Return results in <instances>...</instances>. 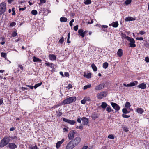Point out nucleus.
Returning a JSON list of instances; mask_svg holds the SVG:
<instances>
[{
    "label": "nucleus",
    "instance_id": "obj_1",
    "mask_svg": "<svg viewBox=\"0 0 149 149\" xmlns=\"http://www.w3.org/2000/svg\"><path fill=\"white\" fill-rule=\"evenodd\" d=\"M76 100V97H72L64 100L63 101V104H70L74 102Z\"/></svg>",
    "mask_w": 149,
    "mask_h": 149
},
{
    "label": "nucleus",
    "instance_id": "obj_2",
    "mask_svg": "<svg viewBox=\"0 0 149 149\" xmlns=\"http://www.w3.org/2000/svg\"><path fill=\"white\" fill-rule=\"evenodd\" d=\"M8 137L5 136L0 141V147H3L7 145L9 142Z\"/></svg>",
    "mask_w": 149,
    "mask_h": 149
},
{
    "label": "nucleus",
    "instance_id": "obj_3",
    "mask_svg": "<svg viewBox=\"0 0 149 149\" xmlns=\"http://www.w3.org/2000/svg\"><path fill=\"white\" fill-rule=\"evenodd\" d=\"M81 140V138L79 136H77L75 138L71 141L75 147L80 142Z\"/></svg>",
    "mask_w": 149,
    "mask_h": 149
},
{
    "label": "nucleus",
    "instance_id": "obj_4",
    "mask_svg": "<svg viewBox=\"0 0 149 149\" xmlns=\"http://www.w3.org/2000/svg\"><path fill=\"white\" fill-rule=\"evenodd\" d=\"M6 3L2 2L0 4V15L2 14L6 11Z\"/></svg>",
    "mask_w": 149,
    "mask_h": 149
},
{
    "label": "nucleus",
    "instance_id": "obj_5",
    "mask_svg": "<svg viewBox=\"0 0 149 149\" xmlns=\"http://www.w3.org/2000/svg\"><path fill=\"white\" fill-rule=\"evenodd\" d=\"M75 147V146L71 141L66 144L65 149H73Z\"/></svg>",
    "mask_w": 149,
    "mask_h": 149
},
{
    "label": "nucleus",
    "instance_id": "obj_6",
    "mask_svg": "<svg viewBox=\"0 0 149 149\" xmlns=\"http://www.w3.org/2000/svg\"><path fill=\"white\" fill-rule=\"evenodd\" d=\"M128 40L130 42L129 44L130 47H134L136 46V45L135 44V41L133 38H130Z\"/></svg>",
    "mask_w": 149,
    "mask_h": 149
},
{
    "label": "nucleus",
    "instance_id": "obj_7",
    "mask_svg": "<svg viewBox=\"0 0 149 149\" xmlns=\"http://www.w3.org/2000/svg\"><path fill=\"white\" fill-rule=\"evenodd\" d=\"M75 133L73 130L70 131L68 134V136L70 140L72 139L74 137Z\"/></svg>",
    "mask_w": 149,
    "mask_h": 149
},
{
    "label": "nucleus",
    "instance_id": "obj_8",
    "mask_svg": "<svg viewBox=\"0 0 149 149\" xmlns=\"http://www.w3.org/2000/svg\"><path fill=\"white\" fill-rule=\"evenodd\" d=\"M106 93L105 92H102L97 94V98L99 99H101L106 97Z\"/></svg>",
    "mask_w": 149,
    "mask_h": 149
},
{
    "label": "nucleus",
    "instance_id": "obj_9",
    "mask_svg": "<svg viewBox=\"0 0 149 149\" xmlns=\"http://www.w3.org/2000/svg\"><path fill=\"white\" fill-rule=\"evenodd\" d=\"M82 121V124L83 125H87L89 123L88 119L86 118L85 117H83L81 119Z\"/></svg>",
    "mask_w": 149,
    "mask_h": 149
},
{
    "label": "nucleus",
    "instance_id": "obj_10",
    "mask_svg": "<svg viewBox=\"0 0 149 149\" xmlns=\"http://www.w3.org/2000/svg\"><path fill=\"white\" fill-rule=\"evenodd\" d=\"M63 120L64 121L68 123L70 125H74L76 122V121H75V120L67 119L65 118H63Z\"/></svg>",
    "mask_w": 149,
    "mask_h": 149
},
{
    "label": "nucleus",
    "instance_id": "obj_11",
    "mask_svg": "<svg viewBox=\"0 0 149 149\" xmlns=\"http://www.w3.org/2000/svg\"><path fill=\"white\" fill-rule=\"evenodd\" d=\"M105 86L104 83H102L97 86L95 88V90H100L103 88Z\"/></svg>",
    "mask_w": 149,
    "mask_h": 149
},
{
    "label": "nucleus",
    "instance_id": "obj_12",
    "mask_svg": "<svg viewBox=\"0 0 149 149\" xmlns=\"http://www.w3.org/2000/svg\"><path fill=\"white\" fill-rule=\"evenodd\" d=\"M111 105L117 111H118V110L120 109V107L116 103L113 102H111Z\"/></svg>",
    "mask_w": 149,
    "mask_h": 149
},
{
    "label": "nucleus",
    "instance_id": "obj_13",
    "mask_svg": "<svg viewBox=\"0 0 149 149\" xmlns=\"http://www.w3.org/2000/svg\"><path fill=\"white\" fill-rule=\"evenodd\" d=\"M8 146L10 149H14L17 147V146L15 143H9Z\"/></svg>",
    "mask_w": 149,
    "mask_h": 149
},
{
    "label": "nucleus",
    "instance_id": "obj_14",
    "mask_svg": "<svg viewBox=\"0 0 149 149\" xmlns=\"http://www.w3.org/2000/svg\"><path fill=\"white\" fill-rule=\"evenodd\" d=\"M64 141V139H63L61 141H59L57 142L56 144V147L57 149H58L59 148L61 145L63 143Z\"/></svg>",
    "mask_w": 149,
    "mask_h": 149
},
{
    "label": "nucleus",
    "instance_id": "obj_15",
    "mask_svg": "<svg viewBox=\"0 0 149 149\" xmlns=\"http://www.w3.org/2000/svg\"><path fill=\"white\" fill-rule=\"evenodd\" d=\"M137 86L138 87L140 88L144 89L146 88V85L144 83H142L140 84Z\"/></svg>",
    "mask_w": 149,
    "mask_h": 149
},
{
    "label": "nucleus",
    "instance_id": "obj_16",
    "mask_svg": "<svg viewBox=\"0 0 149 149\" xmlns=\"http://www.w3.org/2000/svg\"><path fill=\"white\" fill-rule=\"evenodd\" d=\"M137 84L138 82L137 81H135L134 82H131L127 84V86H129V87L137 85Z\"/></svg>",
    "mask_w": 149,
    "mask_h": 149
},
{
    "label": "nucleus",
    "instance_id": "obj_17",
    "mask_svg": "<svg viewBox=\"0 0 149 149\" xmlns=\"http://www.w3.org/2000/svg\"><path fill=\"white\" fill-rule=\"evenodd\" d=\"M49 57L50 59L51 60H56V56L53 54H49Z\"/></svg>",
    "mask_w": 149,
    "mask_h": 149
},
{
    "label": "nucleus",
    "instance_id": "obj_18",
    "mask_svg": "<svg viewBox=\"0 0 149 149\" xmlns=\"http://www.w3.org/2000/svg\"><path fill=\"white\" fill-rule=\"evenodd\" d=\"M135 18H133L132 17H126L125 19V21L126 22L129 21H132L135 20Z\"/></svg>",
    "mask_w": 149,
    "mask_h": 149
},
{
    "label": "nucleus",
    "instance_id": "obj_19",
    "mask_svg": "<svg viewBox=\"0 0 149 149\" xmlns=\"http://www.w3.org/2000/svg\"><path fill=\"white\" fill-rule=\"evenodd\" d=\"M123 51L121 49H119L117 52V54L119 57H121L123 55Z\"/></svg>",
    "mask_w": 149,
    "mask_h": 149
},
{
    "label": "nucleus",
    "instance_id": "obj_20",
    "mask_svg": "<svg viewBox=\"0 0 149 149\" xmlns=\"http://www.w3.org/2000/svg\"><path fill=\"white\" fill-rule=\"evenodd\" d=\"M136 111L139 114H142L144 111L141 108H137L136 109Z\"/></svg>",
    "mask_w": 149,
    "mask_h": 149
},
{
    "label": "nucleus",
    "instance_id": "obj_21",
    "mask_svg": "<svg viewBox=\"0 0 149 149\" xmlns=\"http://www.w3.org/2000/svg\"><path fill=\"white\" fill-rule=\"evenodd\" d=\"M78 33L80 36L82 37H84V31L82 29H79L78 31Z\"/></svg>",
    "mask_w": 149,
    "mask_h": 149
},
{
    "label": "nucleus",
    "instance_id": "obj_22",
    "mask_svg": "<svg viewBox=\"0 0 149 149\" xmlns=\"http://www.w3.org/2000/svg\"><path fill=\"white\" fill-rule=\"evenodd\" d=\"M111 25L114 27H117L118 26V24L117 21H116L112 23Z\"/></svg>",
    "mask_w": 149,
    "mask_h": 149
},
{
    "label": "nucleus",
    "instance_id": "obj_23",
    "mask_svg": "<svg viewBox=\"0 0 149 149\" xmlns=\"http://www.w3.org/2000/svg\"><path fill=\"white\" fill-rule=\"evenodd\" d=\"M33 61L34 62H41L42 60L40 59L37 58L35 56H34L33 58Z\"/></svg>",
    "mask_w": 149,
    "mask_h": 149
},
{
    "label": "nucleus",
    "instance_id": "obj_24",
    "mask_svg": "<svg viewBox=\"0 0 149 149\" xmlns=\"http://www.w3.org/2000/svg\"><path fill=\"white\" fill-rule=\"evenodd\" d=\"M108 106L107 104L105 102H102L101 105V107L103 109H105Z\"/></svg>",
    "mask_w": 149,
    "mask_h": 149
},
{
    "label": "nucleus",
    "instance_id": "obj_25",
    "mask_svg": "<svg viewBox=\"0 0 149 149\" xmlns=\"http://www.w3.org/2000/svg\"><path fill=\"white\" fill-rule=\"evenodd\" d=\"M92 117L93 119L95 120L96 119L98 118V116L97 114L94 113L92 115Z\"/></svg>",
    "mask_w": 149,
    "mask_h": 149
},
{
    "label": "nucleus",
    "instance_id": "obj_26",
    "mask_svg": "<svg viewBox=\"0 0 149 149\" xmlns=\"http://www.w3.org/2000/svg\"><path fill=\"white\" fill-rule=\"evenodd\" d=\"M91 67L94 71H96L97 70V68L94 63L92 64Z\"/></svg>",
    "mask_w": 149,
    "mask_h": 149
},
{
    "label": "nucleus",
    "instance_id": "obj_27",
    "mask_svg": "<svg viewBox=\"0 0 149 149\" xmlns=\"http://www.w3.org/2000/svg\"><path fill=\"white\" fill-rule=\"evenodd\" d=\"M91 73H88L87 74H86L85 73L84 75V76L87 78L89 79L91 78Z\"/></svg>",
    "mask_w": 149,
    "mask_h": 149
},
{
    "label": "nucleus",
    "instance_id": "obj_28",
    "mask_svg": "<svg viewBox=\"0 0 149 149\" xmlns=\"http://www.w3.org/2000/svg\"><path fill=\"white\" fill-rule=\"evenodd\" d=\"M67 19L66 17H61L60 18V20L61 22H67Z\"/></svg>",
    "mask_w": 149,
    "mask_h": 149
},
{
    "label": "nucleus",
    "instance_id": "obj_29",
    "mask_svg": "<svg viewBox=\"0 0 149 149\" xmlns=\"http://www.w3.org/2000/svg\"><path fill=\"white\" fill-rule=\"evenodd\" d=\"M106 111H108L109 112H110L111 111H113V110H112L111 108L109 106H108L107 108L106 109Z\"/></svg>",
    "mask_w": 149,
    "mask_h": 149
},
{
    "label": "nucleus",
    "instance_id": "obj_30",
    "mask_svg": "<svg viewBox=\"0 0 149 149\" xmlns=\"http://www.w3.org/2000/svg\"><path fill=\"white\" fill-rule=\"evenodd\" d=\"M108 65V63L107 62H105L103 63V67L104 68L106 69L107 68Z\"/></svg>",
    "mask_w": 149,
    "mask_h": 149
},
{
    "label": "nucleus",
    "instance_id": "obj_31",
    "mask_svg": "<svg viewBox=\"0 0 149 149\" xmlns=\"http://www.w3.org/2000/svg\"><path fill=\"white\" fill-rule=\"evenodd\" d=\"M122 112L124 113L125 114H127L129 112L128 111L126 108L123 109H122Z\"/></svg>",
    "mask_w": 149,
    "mask_h": 149
},
{
    "label": "nucleus",
    "instance_id": "obj_32",
    "mask_svg": "<svg viewBox=\"0 0 149 149\" xmlns=\"http://www.w3.org/2000/svg\"><path fill=\"white\" fill-rule=\"evenodd\" d=\"M91 87V84H89L85 86L84 87V89L86 90L88 88H89Z\"/></svg>",
    "mask_w": 149,
    "mask_h": 149
},
{
    "label": "nucleus",
    "instance_id": "obj_33",
    "mask_svg": "<svg viewBox=\"0 0 149 149\" xmlns=\"http://www.w3.org/2000/svg\"><path fill=\"white\" fill-rule=\"evenodd\" d=\"M29 149H39L36 145H35V146H30L29 147Z\"/></svg>",
    "mask_w": 149,
    "mask_h": 149
},
{
    "label": "nucleus",
    "instance_id": "obj_34",
    "mask_svg": "<svg viewBox=\"0 0 149 149\" xmlns=\"http://www.w3.org/2000/svg\"><path fill=\"white\" fill-rule=\"evenodd\" d=\"M6 54L5 53L2 52L1 53V56L2 57H3L5 58H6Z\"/></svg>",
    "mask_w": 149,
    "mask_h": 149
},
{
    "label": "nucleus",
    "instance_id": "obj_35",
    "mask_svg": "<svg viewBox=\"0 0 149 149\" xmlns=\"http://www.w3.org/2000/svg\"><path fill=\"white\" fill-rule=\"evenodd\" d=\"M91 0H86L85 1L84 3L85 4L88 5L91 4Z\"/></svg>",
    "mask_w": 149,
    "mask_h": 149
},
{
    "label": "nucleus",
    "instance_id": "obj_36",
    "mask_svg": "<svg viewBox=\"0 0 149 149\" xmlns=\"http://www.w3.org/2000/svg\"><path fill=\"white\" fill-rule=\"evenodd\" d=\"M42 84V82H41L40 83H38L36 84L35 86H34V88L35 89H36L38 87L40 86Z\"/></svg>",
    "mask_w": 149,
    "mask_h": 149
},
{
    "label": "nucleus",
    "instance_id": "obj_37",
    "mask_svg": "<svg viewBox=\"0 0 149 149\" xmlns=\"http://www.w3.org/2000/svg\"><path fill=\"white\" fill-rule=\"evenodd\" d=\"M131 0H126L125 2V4L127 5L131 3Z\"/></svg>",
    "mask_w": 149,
    "mask_h": 149
},
{
    "label": "nucleus",
    "instance_id": "obj_38",
    "mask_svg": "<svg viewBox=\"0 0 149 149\" xmlns=\"http://www.w3.org/2000/svg\"><path fill=\"white\" fill-rule=\"evenodd\" d=\"M31 13L33 15H36L37 14V11L35 10H33L31 12Z\"/></svg>",
    "mask_w": 149,
    "mask_h": 149
},
{
    "label": "nucleus",
    "instance_id": "obj_39",
    "mask_svg": "<svg viewBox=\"0 0 149 149\" xmlns=\"http://www.w3.org/2000/svg\"><path fill=\"white\" fill-rule=\"evenodd\" d=\"M122 37L124 38H126L128 40L130 37H129L127 36L125 34H123L122 35Z\"/></svg>",
    "mask_w": 149,
    "mask_h": 149
},
{
    "label": "nucleus",
    "instance_id": "obj_40",
    "mask_svg": "<svg viewBox=\"0 0 149 149\" xmlns=\"http://www.w3.org/2000/svg\"><path fill=\"white\" fill-rule=\"evenodd\" d=\"M125 107L127 108H128L130 106V103L129 102H126L125 104Z\"/></svg>",
    "mask_w": 149,
    "mask_h": 149
},
{
    "label": "nucleus",
    "instance_id": "obj_41",
    "mask_svg": "<svg viewBox=\"0 0 149 149\" xmlns=\"http://www.w3.org/2000/svg\"><path fill=\"white\" fill-rule=\"evenodd\" d=\"M85 101H90L91 99L90 97H86L84 98Z\"/></svg>",
    "mask_w": 149,
    "mask_h": 149
},
{
    "label": "nucleus",
    "instance_id": "obj_42",
    "mask_svg": "<svg viewBox=\"0 0 149 149\" xmlns=\"http://www.w3.org/2000/svg\"><path fill=\"white\" fill-rule=\"evenodd\" d=\"M108 138L111 139H113L114 138V136L113 135L111 134L108 136Z\"/></svg>",
    "mask_w": 149,
    "mask_h": 149
},
{
    "label": "nucleus",
    "instance_id": "obj_43",
    "mask_svg": "<svg viewBox=\"0 0 149 149\" xmlns=\"http://www.w3.org/2000/svg\"><path fill=\"white\" fill-rule=\"evenodd\" d=\"M16 24V23L15 22H12L10 24V26H15Z\"/></svg>",
    "mask_w": 149,
    "mask_h": 149
},
{
    "label": "nucleus",
    "instance_id": "obj_44",
    "mask_svg": "<svg viewBox=\"0 0 149 149\" xmlns=\"http://www.w3.org/2000/svg\"><path fill=\"white\" fill-rule=\"evenodd\" d=\"M64 41L63 37H62V38L60 40L59 42L60 43H62Z\"/></svg>",
    "mask_w": 149,
    "mask_h": 149
},
{
    "label": "nucleus",
    "instance_id": "obj_45",
    "mask_svg": "<svg viewBox=\"0 0 149 149\" xmlns=\"http://www.w3.org/2000/svg\"><path fill=\"white\" fill-rule=\"evenodd\" d=\"M122 116L123 117L125 118H128L130 117V116L124 114H123L122 115Z\"/></svg>",
    "mask_w": 149,
    "mask_h": 149
},
{
    "label": "nucleus",
    "instance_id": "obj_46",
    "mask_svg": "<svg viewBox=\"0 0 149 149\" xmlns=\"http://www.w3.org/2000/svg\"><path fill=\"white\" fill-rule=\"evenodd\" d=\"M17 33L16 32H14L12 33V36L13 37H15L17 36Z\"/></svg>",
    "mask_w": 149,
    "mask_h": 149
},
{
    "label": "nucleus",
    "instance_id": "obj_47",
    "mask_svg": "<svg viewBox=\"0 0 149 149\" xmlns=\"http://www.w3.org/2000/svg\"><path fill=\"white\" fill-rule=\"evenodd\" d=\"M46 2V1L45 0H40V4L45 3Z\"/></svg>",
    "mask_w": 149,
    "mask_h": 149
},
{
    "label": "nucleus",
    "instance_id": "obj_48",
    "mask_svg": "<svg viewBox=\"0 0 149 149\" xmlns=\"http://www.w3.org/2000/svg\"><path fill=\"white\" fill-rule=\"evenodd\" d=\"M136 39L139 40H143V37H137L136 38Z\"/></svg>",
    "mask_w": 149,
    "mask_h": 149
},
{
    "label": "nucleus",
    "instance_id": "obj_49",
    "mask_svg": "<svg viewBox=\"0 0 149 149\" xmlns=\"http://www.w3.org/2000/svg\"><path fill=\"white\" fill-rule=\"evenodd\" d=\"M93 20L92 19H91V20H89L88 21V23L89 24H90L93 23Z\"/></svg>",
    "mask_w": 149,
    "mask_h": 149
},
{
    "label": "nucleus",
    "instance_id": "obj_50",
    "mask_svg": "<svg viewBox=\"0 0 149 149\" xmlns=\"http://www.w3.org/2000/svg\"><path fill=\"white\" fill-rule=\"evenodd\" d=\"M146 33L145 32L143 31H140L139 32V33L141 35H143Z\"/></svg>",
    "mask_w": 149,
    "mask_h": 149
},
{
    "label": "nucleus",
    "instance_id": "obj_51",
    "mask_svg": "<svg viewBox=\"0 0 149 149\" xmlns=\"http://www.w3.org/2000/svg\"><path fill=\"white\" fill-rule=\"evenodd\" d=\"M145 61L147 63L149 62V58H148V57H145Z\"/></svg>",
    "mask_w": 149,
    "mask_h": 149
},
{
    "label": "nucleus",
    "instance_id": "obj_52",
    "mask_svg": "<svg viewBox=\"0 0 149 149\" xmlns=\"http://www.w3.org/2000/svg\"><path fill=\"white\" fill-rule=\"evenodd\" d=\"M74 29L75 31H77L78 29V25H77L74 26Z\"/></svg>",
    "mask_w": 149,
    "mask_h": 149
},
{
    "label": "nucleus",
    "instance_id": "obj_53",
    "mask_svg": "<svg viewBox=\"0 0 149 149\" xmlns=\"http://www.w3.org/2000/svg\"><path fill=\"white\" fill-rule=\"evenodd\" d=\"M70 33H69L68 34V37L67 38V42L68 43H70V42L69 41V39L70 38Z\"/></svg>",
    "mask_w": 149,
    "mask_h": 149
},
{
    "label": "nucleus",
    "instance_id": "obj_54",
    "mask_svg": "<svg viewBox=\"0 0 149 149\" xmlns=\"http://www.w3.org/2000/svg\"><path fill=\"white\" fill-rule=\"evenodd\" d=\"M86 101L84 98L81 101V103L83 104H84L85 103Z\"/></svg>",
    "mask_w": 149,
    "mask_h": 149
},
{
    "label": "nucleus",
    "instance_id": "obj_55",
    "mask_svg": "<svg viewBox=\"0 0 149 149\" xmlns=\"http://www.w3.org/2000/svg\"><path fill=\"white\" fill-rule=\"evenodd\" d=\"M67 88L68 89H70L72 88V86L71 84H69L68 85Z\"/></svg>",
    "mask_w": 149,
    "mask_h": 149
},
{
    "label": "nucleus",
    "instance_id": "obj_56",
    "mask_svg": "<svg viewBox=\"0 0 149 149\" xmlns=\"http://www.w3.org/2000/svg\"><path fill=\"white\" fill-rule=\"evenodd\" d=\"M45 64L47 66H49L51 65H52V63H45Z\"/></svg>",
    "mask_w": 149,
    "mask_h": 149
},
{
    "label": "nucleus",
    "instance_id": "obj_57",
    "mask_svg": "<svg viewBox=\"0 0 149 149\" xmlns=\"http://www.w3.org/2000/svg\"><path fill=\"white\" fill-rule=\"evenodd\" d=\"M88 145L87 146H84L83 148L82 149H87L88 148Z\"/></svg>",
    "mask_w": 149,
    "mask_h": 149
},
{
    "label": "nucleus",
    "instance_id": "obj_58",
    "mask_svg": "<svg viewBox=\"0 0 149 149\" xmlns=\"http://www.w3.org/2000/svg\"><path fill=\"white\" fill-rule=\"evenodd\" d=\"M124 130L126 132H127L129 130H128V129L126 127H125L124 128Z\"/></svg>",
    "mask_w": 149,
    "mask_h": 149
},
{
    "label": "nucleus",
    "instance_id": "obj_59",
    "mask_svg": "<svg viewBox=\"0 0 149 149\" xmlns=\"http://www.w3.org/2000/svg\"><path fill=\"white\" fill-rule=\"evenodd\" d=\"M26 7H24V8H20L19 9V10H25L26 9Z\"/></svg>",
    "mask_w": 149,
    "mask_h": 149
},
{
    "label": "nucleus",
    "instance_id": "obj_60",
    "mask_svg": "<svg viewBox=\"0 0 149 149\" xmlns=\"http://www.w3.org/2000/svg\"><path fill=\"white\" fill-rule=\"evenodd\" d=\"M26 86L29 87L30 88L32 89H33V87H34L33 86L30 85H26Z\"/></svg>",
    "mask_w": 149,
    "mask_h": 149
},
{
    "label": "nucleus",
    "instance_id": "obj_61",
    "mask_svg": "<svg viewBox=\"0 0 149 149\" xmlns=\"http://www.w3.org/2000/svg\"><path fill=\"white\" fill-rule=\"evenodd\" d=\"M68 129L66 128H64L63 129V132H68Z\"/></svg>",
    "mask_w": 149,
    "mask_h": 149
},
{
    "label": "nucleus",
    "instance_id": "obj_62",
    "mask_svg": "<svg viewBox=\"0 0 149 149\" xmlns=\"http://www.w3.org/2000/svg\"><path fill=\"white\" fill-rule=\"evenodd\" d=\"M77 121L78 123H81V118L79 117L77 119Z\"/></svg>",
    "mask_w": 149,
    "mask_h": 149
},
{
    "label": "nucleus",
    "instance_id": "obj_63",
    "mask_svg": "<svg viewBox=\"0 0 149 149\" xmlns=\"http://www.w3.org/2000/svg\"><path fill=\"white\" fill-rule=\"evenodd\" d=\"M64 75L66 77H68L69 76V74L68 72H65L64 73Z\"/></svg>",
    "mask_w": 149,
    "mask_h": 149
},
{
    "label": "nucleus",
    "instance_id": "obj_64",
    "mask_svg": "<svg viewBox=\"0 0 149 149\" xmlns=\"http://www.w3.org/2000/svg\"><path fill=\"white\" fill-rule=\"evenodd\" d=\"M60 74L63 77H64V76L63 74V72H60Z\"/></svg>",
    "mask_w": 149,
    "mask_h": 149
}]
</instances>
